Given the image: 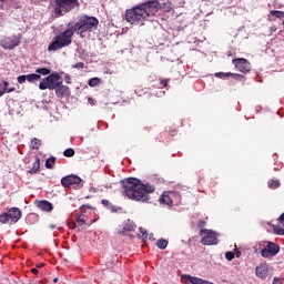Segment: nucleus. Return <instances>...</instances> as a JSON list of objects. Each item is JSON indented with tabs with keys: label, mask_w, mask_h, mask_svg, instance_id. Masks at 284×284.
I'll return each instance as SVG.
<instances>
[{
	"label": "nucleus",
	"mask_w": 284,
	"mask_h": 284,
	"mask_svg": "<svg viewBox=\"0 0 284 284\" xmlns=\"http://www.w3.org/2000/svg\"><path fill=\"white\" fill-rule=\"evenodd\" d=\"M270 274V266H267L266 263H261L255 268V275L257 278H267V275Z\"/></svg>",
	"instance_id": "ddd939ff"
},
{
	"label": "nucleus",
	"mask_w": 284,
	"mask_h": 284,
	"mask_svg": "<svg viewBox=\"0 0 284 284\" xmlns=\"http://www.w3.org/2000/svg\"><path fill=\"white\" fill-rule=\"evenodd\" d=\"M85 215H80L78 219H77V223L75 225H78L79 227H81L82 225H90L91 223L90 222H85Z\"/></svg>",
	"instance_id": "6ab92c4d"
},
{
	"label": "nucleus",
	"mask_w": 284,
	"mask_h": 284,
	"mask_svg": "<svg viewBox=\"0 0 284 284\" xmlns=\"http://www.w3.org/2000/svg\"><path fill=\"white\" fill-rule=\"evenodd\" d=\"M138 236L143 240L148 239V231H145V229L140 227V233L138 234Z\"/></svg>",
	"instance_id": "cd10ccee"
},
{
	"label": "nucleus",
	"mask_w": 284,
	"mask_h": 284,
	"mask_svg": "<svg viewBox=\"0 0 284 284\" xmlns=\"http://www.w3.org/2000/svg\"><path fill=\"white\" fill-rule=\"evenodd\" d=\"M102 204H103V205H110V201H108V200H102Z\"/></svg>",
	"instance_id": "e433bc0d"
},
{
	"label": "nucleus",
	"mask_w": 284,
	"mask_h": 284,
	"mask_svg": "<svg viewBox=\"0 0 284 284\" xmlns=\"http://www.w3.org/2000/svg\"><path fill=\"white\" fill-rule=\"evenodd\" d=\"M124 192L128 199L132 201H148V194L154 192V186L150 184L141 183V180L135 178H129L122 181Z\"/></svg>",
	"instance_id": "f03ea898"
},
{
	"label": "nucleus",
	"mask_w": 284,
	"mask_h": 284,
	"mask_svg": "<svg viewBox=\"0 0 284 284\" xmlns=\"http://www.w3.org/2000/svg\"><path fill=\"white\" fill-rule=\"evenodd\" d=\"M162 8L159 1L151 0L126 10L125 20L131 26H143L144 21H148L150 17H154Z\"/></svg>",
	"instance_id": "f257e3e1"
},
{
	"label": "nucleus",
	"mask_w": 284,
	"mask_h": 284,
	"mask_svg": "<svg viewBox=\"0 0 284 284\" xmlns=\"http://www.w3.org/2000/svg\"><path fill=\"white\" fill-rule=\"evenodd\" d=\"M281 186V182H278L277 180H270L268 181V187L271 190H276V187Z\"/></svg>",
	"instance_id": "5701e85b"
},
{
	"label": "nucleus",
	"mask_w": 284,
	"mask_h": 284,
	"mask_svg": "<svg viewBox=\"0 0 284 284\" xmlns=\"http://www.w3.org/2000/svg\"><path fill=\"white\" fill-rule=\"evenodd\" d=\"M31 148L33 150H39V148H41V140L34 138L32 141H31Z\"/></svg>",
	"instance_id": "b1692460"
},
{
	"label": "nucleus",
	"mask_w": 284,
	"mask_h": 284,
	"mask_svg": "<svg viewBox=\"0 0 284 284\" xmlns=\"http://www.w3.org/2000/svg\"><path fill=\"white\" fill-rule=\"evenodd\" d=\"M160 203H164V205H172V199L168 194H162L160 199Z\"/></svg>",
	"instance_id": "a211bd4d"
},
{
	"label": "nucleus",
	"mask_w": 284,
	"mask_h": 284,
	"mask_svg": "<svg viewBox=\"0 0 284 284\" xmlns=\"http://www.w3.org/2000/svg\"><path fill=\"white\" fill-rule=\"evenodd\" d=\"M99 26V20L94 17H82L72 28L73 32L77 34H83V32H88L92 30V28H97Z\"/></svg>",
	"instance_id": "20e7f679"
},
{
	"label": "nucleus",
	"mask_w": 284,
	"mask_h": 284,
	"mask_svg": "<svg viewBox=\"0 0 284 284\" xmlns=\"http://www.w3.org/2000/svg\"><path fill=\"white\" fill-rule=\"evenodd\" d=\"M72 37H74L73 28L64 30L53 39L48 48L49 52H57V50H61V48H68V45L72 43Z\"/></svg>",
	"instance_id": "7ed1b4c3"
},
{
	"label": "nucleus",
	"mask_w": 284,
	"mask_h": 284,
	"mask_svg": "<svg viewBox=\"0 0 284 284\" xmlns=\"http://www.w3.org/2000/svg\"><path fill=\"white\" fill-rule=\"evenodd\" d=\"M77 6H79V0H55L54 13L57 17H63L70 10H74Z\"/></svg>",
	"instance_id": "39448f33"
},
{
	"label": "nucleus",
	"mask_w": 284,
	"mask_h": 284,
	"mask_svg": "<svg viewBox=\"0 0 284 284\" xmlns=\"http://www.w3.org/2000/svg\"><path fill=\"white\" fill-rule=\"evenodd\" d=\"M200 236L202 245H217L219 244V235L216 232L207 229H202L200 231Z\"/></svg>",
	"instance_id": "0eeeda50"
},
{
	"label": "nucleus",
	"mask_w": 284,
	"mask_h": 284,
	"mask_svg": "<svg viewBox=\"0 0 284 284\" xmlns=\"http://www.w3.org/2000/svg\"><path fill=\"white\" fill-rule=\"evenodd\" d=\"M19 43H21V37H19V36H12L11 38H4L0 41V45H1V48H3V50H14V48H17V45H19Z\"/></svg>",
	"instance_id": "9d476101"
},
{
	"label": "nucleus",
	"mask_w": 284,
	"mask_h": 284,
	"mask_svg": "<svg viewBox=\"0 0 284 284\" xmlns=\"http://www.w3.org/2000/svg\"><path fill=\"white\" fill-rule=\"evenodd\" d=\"M3 85H4V88H8V82L4 81V82H3Z\"/></svg>",
	"instance_id": "a19ab883"
},
{
	"label": "nucleus",
	"mask_w": 284,
	"mask_h": 284,
	"mask_svg": "<svg viewBox=\"0 0 284 284\" xmlns=\"http://www.w3.org/2000/svg\"><path fill=\"white\" fill-rule=\"evenodd\" d=\"M99 83H101V79H99V78H92L89 80L90 88H97V85H99Z\"/></svg>",
	"instance_id": "393cba45"
},
{
	"label": "nucleus",
	"mask_w": 284,
	"mask_h": 284,
	"mask_svg": "<svg viewBox=\"0 0 284 284\" xmlns=\"http://www.w3.org/2000/svg\"><path fill=\"white\" fill-rule=\"evenodd\" d=\"M233 64L235 65L236 69H239L240 72H250V62H247L243 58L233 60Z\"/></svg>",
	"instance_id": "f8f14e48"
},
{
	"label": "nucleus",
	"mask_w": 284,
	"mask_h": 284,
	"mask_svg": "<svg viewBox=\"0 0 284 284\" xmlns=\"http://www.w3.org/2000/svg\"><path fill=\"white\" fill-rule=\"evenodd\" d=\"M64 81H65V83H68V84L71 83V82H70V74H67V75L64 77Z\"/></svg>",
	"instance_id": "c9c22d12"
},
{
	"label": "nucleus",
	"mask_w": 284,
	"mask_h": 284,
	"mask_svg": "<svg viewBox=\"0 0 284 284\" xmlns=\"http://www.w3.org/2000/svg\"><path fill=\"white\" fill-rule=\"evenodd\" d=\"M215 77H217V79H223V77H232V73L217 72L215 73Z\"/></svg>",
	"instance_id": "c85d7f7f"
},
{
	"label": "nucleus",
	"mask_w": 284,
	"mask_h": 284,
	"mask_svg": "<svg viewBox=\"0 0 284 284\" xmlns=\"http://www.w3.org/2000/svg\"><path fill=\"white\" fill-rule=\"evenodd\" d=\"M36 72H37L36 74H39L40 77L41 74L42 77H48V74H50V69L41 68V69H37Z\"/></svg>",
	"instance_id": "4be33fe9"
},
{
	"label": "nucleus",
	"mask_w": 284,
	"mask_h": 284,
	"mask_svg": "<svg viewBox=\"0 0 284 284\" xmlns=\"http://www.w3.org/2000/svg\"><path fill=\"white\" fill-rule=\"evenodd\" d=\"M162 84L164 85V88L168 85V81H162Z\"/></svg>",
	"instance_id": "ea45409f"
},
{
	"label": "nucleus",
	"mask_w": 284,
	"mask_h": 284,
	"mask_svg": "<svg viewBox=\"0 0 284 284\" xmlns=\"http://www.w3.org/2000/svg\"><path fill=\"white\" fill-rule=\"evenodd\" d=\"M54 163H57V158L51 156L47 160L45 168H48V170H52V168H54Z\"/></svg>",
	"instance_id": "412c9836"
},
{
	"label": "nucleus",
	"mask_w": 284,
	"mask_h": 284,
	"mask_svg": "<svg viewBox=\"0 0 284 284\" xmlns=\"http://www.w3.org/2000/svg\"><path fill=\"white\" fill-rule=\"evenodd\" d=\"M2 92H3V94H10V92H14V88H10V89L4 88V89L2 90Z\"/></svg>",
	"instance_id": "72a5a7b5"
},
{
	"label": "nucleus",
	"mask_w": 284,
	"mask_h": 284,
	"mask_svg": "<svg viewBox=\"0 0 284 284\" xmlns=\"http://www.w3.org/2000/svg\"><path fill=\"white\" fill-rule=\"evenodd\" d=\"M226 261H234V253L233 252H226L225 253Z\"/></svg>",
	"instance_id": "c756f323"
},
{
	"label": "nucleus",
	"mask_w": 284,
	"mask_h": 284,
	"mask_svg": "<svg viewBox=\"0 0 284 284\" xmlns=\"http://www.w3.org/2000/svg\"><path fill=\"white\" fill-rule=\"evenodd\" d=\"M132 230H134V225L131 224L130 221L124 222L122 224V229H119V234H125V232H132Z\"/></svg>",
	"instance_id": "dca6fc26"
},
{
	"label": "nucleus",
	"mask_w": 284,
	"mask_h": 284,
	"mask_svg": "<svg viewBox=\"0 0 284 284\" xmlns=\"http://www.w3.org/2000/svg\"><path fill=\"white\" fill-rule=\"evenodd\" d=\"M38 207L42 211V212H52L53 206L52 203L48 202V201H41L38 204Z\"/></svg>",
	"instance_id": "2eb2a0df"
},
{
	"label": "nucleus",
	"mask_w": 284,
	"mask_h": 284,
	"mask_svg": "<svg viewBox=\"0 0 284 284\" xmlns=\"http://www.w3.org/2000/svg\"><path fill=\"white\" fill-rule=\"evenodd\" d=\"M57 97H60V99H63V97H68L70 94V88L67 85H63V83H60V85L55 89Z\"/></svg>",
	"instance_id": "4468645a"
},
{
	"label": "nucleus",
	"mask_w": 284,
	"mask_h": 284,
	"mask_svg": "<svg viewBox=\"0 0 284 284\" xmlns=\"http://www.w3.org/2000/svg\"><path fill=\"white\" fill-rule=\"evenodd\" d=\"M20 219L21 210L12 207L7 213H2L0 215V223H7L8 221H11V223H17Z\"/></svg>",
	"instance_id": "1a4fd4ad"
},
{
	"label": "nucleus",
	"mask_w": 284,
	"mask_h": 284,
	"mask_svg": "<svg viewBox=\"0 0 284 284\" xmlns=\"http://www.w3.org/2000/svg\"><path fill=\"white\" fill-rule=\"evenodd\" d=\"M54 283H57V278H54Z\"/></svg>",
	"instance_id": "c03bdc74"
},
{
	"label": "nucleus",
	"mask_w": 284,
	"mask_h": 284,
	"mask_svg": "<svg viewBox=\"0 0 284 284\" xmlns=\"http://www.w3.org/2000/svg\"><path fill=\"white\" fill-rule=\"evenodd\" d=\"M283 26H284V20H283Z\"/></svg>",
	"instance_id": "a18cd8bd"
},
{
	"label": "nucleus",
	"mask_w": 284,
	"mask_h": 284,
	"mask_svg": "<svg viewBox=\"0 0 284 284\" xmlns=\"http://www.w3.org/2000/svg\"><path fill=\"white\" fill-rule=\"evenodd\" d=\"M39 79H41V75L37 73H31L27 75V81H29V83H34V81H39Z\"/></svg>",
	"instance_id": "aec40b11"
},
{
	"label": "nucleus",
	"mask_w": 284,
	"mask_h": 284,
	"mask_svg": "<svg viewBox=\"0 0 284 284\" xmlns=\"http://www.w3.org/2000/svg\"><path fill=\"white\" fill-rule=\"evenodd\" d=\"M0 97H3V91H0Z\"/></svg>",
	"instance_id": "79ce46f5"
},
{
	"label": "nucleus",
	"mask_w": 284,
	"mask_h": 284,
	"mask_svg": "<svg viewBox=\"0 0 284 284\" xmlns=\"http://www.w3.org/2000/svg\"><path fill=\"white\" fill-rule=\"evenodd\" d=\"M43 265H44L43 263H40V264L37 265V267L41 268V267H43Z\"/></svg>",
	"instance_id": "58836bf2"
},
{
	"label": "nucleus",
	"mask_w": 284,
	"mask_h": 284,
	"mask_svg": "<svg viewBox=\"0 0 284 284\" xmlns=\"http://www.w3.org/2000/svg\"><path fill=\"white\" fill-rule=\"evenodd\" d=\"M156 245L160 250H165V247H168V241L166 240H159Z\"/></svg>",
	"instance_id": "a878e982"
},
{
	"label": "nucleus",
	"mask_w": 284,
	"mask_h": 284,
	"mask_svg": "<svg viewBox=\"0 0 284 284\" xmlns=\"http://www.w3.org/2000/svg\"><path fill=\"white\" fill-rule=\"evenodd\" d=\"M281 252V246L274 242H267L266 245L261 251V256L263 258H274L276 254Z\"/></svg>",
	"instance_id": "6e6552de"
},
{
	"label": "nucleus",
	"mask_w": 284,
	"mask_h": 284,
	"mask_svg": "<svg viewBox=\"0 0 284 284\" xmlns=\"http://www.w3.org/2000/svg\"><path fill=\"white\" fill-rule=\"evenodd\" d=\"M63 154H64L65 156H72V155L74 154V150H73V149H67V150L63 152Z\"/></svg>",
	"instance_id": "2f4dec72"
},
{
	"label": "nucleus",
	"mask_w": 284,
	"mask_h": 284,
	"mask_svg": "<svg viewBox=\"0 0 284 284\" xmlns=\"http://www.w3.org/2000/svg\"><path fill=\"white\" fill-rule=\"evenodd\" d=\"M51 227H52V230H54V226H53V225H51Z\"/></svg>",
	"instance_id": "37998d69"
},
{
	"label": "nucleus",
	"mask_w": 284,
	"mask_h": 284,
	"mask_svg": "<svg viewBox=\"0 0 284 284\" xmlns=\"http://www.w3.org/2000/svg\"><path fill=\"white\" fill-rule=\"evenodd\" d=\"M41 168V162L39 158L36 159V162L33 163V168L29 171L30 174H37L39 172V169Z\"/></svg>",
	"instance_id": "f3484780"
},
{
	"label": "nucleus",
	"mask_w": 284,
	"mask_h": 284,
	"mask_svg": "<svg viewBox=\"0 0 284 284\" xmlns=\"http://www.w3.org/2000/svg\"><path fill=\"white\" fill-rule=\"evenodd\" d=\"M84 63L83 62H78V63H75L74 65H73V68H77L78 70H81V69H83L84 68Z\"/></svg>",
	"instance_id": "473e14b6"
},
{
	"label": "nucleus",
	"mask_w": 284,
	"mask_h": 284,
	"mask_svg": "<svg viewBox=\"0 0 284 284\" xmlns=\"http://www.w3.org/2000/svg\"><path fill=\"white\" fill-rule=\"evenodd\" d=\"M32 274H39V271L37 268L31 270Z\"/></svg>",
	"instance_id": "4c0bfd02"
},
{
	"label": "nucleus",
	"mask_w": 284,
	"mask_h": 284,
	"mask_svg": "<svg viewBox=\"0 0 284 284\" xmlns=\"http://www.w3.org/2000/svg\"><path fill=\"white\" fill-rule=\"evenodd\" d=\"M28 81V75H19L18 77V83H26Z\"/></svg>",
	"instance_id": "7c9ffc66"
},
{
	"label": "nucleus",
	"mask_w": 284,
	"mask_h": 284,
	"mask_svg": "<svg viewBox=\"0 0 284 284\" xmlns=\"http://www.w3.org/2000/svg\"><path fill=\"white\" fill-rule=\"evenodd\" d=\"M81 183V178L77 175H68L61 179V184L63 187H70V185H79Z\"/></svg>",
	"instance_id": "9b49d317"
},
{
	"label": "nucleus",
	"mask_w": 284,
	"mask_h": 284,
	"mask_svg": "<svg viewBox=\"0 0 284 284\" xmlns=\"http://www.w3.org/2000/svg\"><path fill=\"white\" fill-rule=\"evenodd\" d=\"M272 17H276V19H283L284 12L283 11H271Z\"/></svg>",
	"instance_id": "bb28decb"
},
{
	"label": "nucleus",
	"mask_w": 284,
	"mask_h": 284,
	"mask_svg": "<svg viewBox=\"0 0 284 284\" xmlns=\"http://www.w3.org/2000/svg\"><path fill=\"white\" fill-rule=\"evenodd\" d=\"M61 83H63L61 81V74L54 72L48 75L47 78L42 79L39 84V88L40 90H57V88H59Z\"/></svg>",
	"instance_id": "423d86ee"
},
{
	"label": "nucleus",
	"mask_w": 284,
	"mask_h": 284,
	"mask_svg": "<svg viewBox=\"0 0 284 284\" xmlns=\"http://www.w3.org/2000/svg\"><path fill=\"white\" fill-rule=\"evenodd\" d=\"M273 284H284V281L275 277Z\"/></svg>",
	"instance_id": "f704fd0d"
}]
</instances>
